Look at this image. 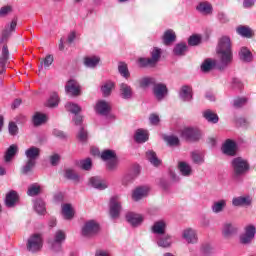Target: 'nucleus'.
<instances>
[{"label":"nucleus","instance_id":"obj_54","mask_svg":"<svg viewBox=\"0 0 256 256\" xmlns=\"http://www.w3.org/2000/svg\"><path fill=\"white\" fill-rule=\"evenodd\" d=\"M57 105H59V95H57V93H52L50 98L48 99L47 106L57 107Z\"/></svg>","mask_w":256,"mask_h":256},{"label":"nucleus","instance_id":"obj_61","mask_svg":"<svg viewBox=\"0 0 256 256\" xmlns=\"http://www.w3.org/2000/svg\"><path fill=\"white\" fill-rule=\"evenodd\" d=\"M65 177L71 181H79V175L73 170H66Z\"/></svg>","mask_w":256,"mask_h":256},{"label":"nucleus","instance_id":"obj_25","mask_svg":"<svg viewBox=\"0 0 256 256\" xmlns=\"http://www.w3.org/2000/svg\"><path fill=\"white\" fill-rule=\"evenodd\" d=\"M89 182L90 185L94 187V189H99V191L107 189V182H105V180L101 179L99 176L90 178Z\"/></svg>","mask_w":256,"mask_h":256},{"label":"nucleus","instance_id":"obj_52","mask_svg":"<svg viewBox=\"0 0 256 256\" xmlns=\"http://www.w3.org/2000/svg\"><path fill=\"white\" fill-rule=\"evenodd\" d=\"M77 139L80 141V143H87V139H89V135L87 134V130L85 128L81 127L78 134Z\"/></svg>","mask_w":256,"mask_h":256},{"label":"nucleus","instance_id":"obj_59","mask_svg":"<svg viewBox=\"0 0 256 256\" xmlns=\"http://www.w3.org/2000/svg\"><path fill=\"white\" fill-rule=\"evenodd\" d=\"M165 141L170 145V147L179 145V138L177 136H166Z\"/></svg>","mask_w":256,"mask_h":256},{"label":"nucleus","instance_id":"obj_32","mask_svg":"<svg viewBox=\"0 0 256 256\" xmlns=\"http://www.w3.org/2000/svg\"><path fill=\"white\" fill-rule=\"evenodd\" d=\"M225 207H227V200L221 199L214 202L211 206L212 212L215 214L223 213L225 211Z\"/></svg>","mask_w":256,"mask_h":256},{"label":"nucleus","instance_id":"obj_51","mask_svg":"<svg viewBox=\"0 0 256 256\" xmlns=\"http://www.w3.org/2000/svg\"><path fill=\"white\" fill-rule=\"evenodd\" d=\"M159 59H161V49L160 48H154L151 52V58L150 61L155 65L159 62Z\"/></svg>","mask_w":256,"mask_h":256},{"label":"nucleus","instance_id":"obj_28","mask_svg":"<svg viewBox=\"0 0 256 256\" xmlns=\"http://www.w3.org/2000/svg\"><path fill=\"white\" fill-rule=\"evenodd\" d=\"M17 201H19V194H17V191L12 190L6 195L5 205L6 207H15Z\"/></svg>","mask_w":256,"mask_h":256},{"label":"nucleus","instance_id":"obj_48","mask_svg":"<svg viewBox=\"0 0 256 256\" xmlns=\"http://www.w3.org/2000/svg\"><path fill=\"white\" fill-rule=\"evenodd\" d=\"M37 161L35 160H27L26 164L22 167L21 172L23 175H27V173H31L33 171V167H35Z\"/></svg>","mask_w":256,"mask_h":256},{"label":"nucleus","instance_id":"obj_57","mask_svg":"<svg viewBox=\"0 0 256 256\" xmlns=\"http://www.w3.org/2000/svg\"><path fill=\"white\" fill-rule=\"evenodd\" d=\"M8 131L12 137H15V135L19 134V127L17 126V124L15 122H10L8 124Z\"/></svg>","mask_w":256,"mask_h":256},{"label":"nucleus","instance_id":"obj_27","mask_svg":"<svg viewBox=\"0 0 256 256\" xmlns=\"http://www.w3.org/2000/svg\"><path fill=\"white\" fill-rule=\"evenodd\" d=\"M18 152H19V147L17 145L15 144L10 145L4 155L5 163H10V161L13 160V157H15Z\"/></svg>","mask_w":256,"mask_h":256},{"label":"nucleus","instance_id":"obj_31","mask_svg":"<svg viewBox=\"0 0 256 256\" xmlns=\"http://www.w3.org/2000/svg\"><path fill=\"white\" fill-rule=\"evenodd\" d=\"M62 215L64 219H66L67 221H71V219L75 217V211L73 210V206H71V204H63Z\"/></svg>","mask_w":256,"mask_h":256},{"label":"nucleus","instance_id":"obj_37","mask_svg":"<svg viewBox=\"0 0 256 256\" xmlns=\"http://www.w3.org/2000/svg\"><path fill=\"white\" fill-rule=\"evenodd\" d=\"M34 209L38 215H45V212L47 211L45 201L41 198L34 200Z\"/></svg>","mask_w":256,"mask_h":256},{"label":"nucleus","instance_id":"obj_46","mask_svg":"<svg viewBox=\"0 0 256 256\" xmlns=\"http://www.w3.org/2000/svg\"><path fill=\"white\" fill-rule=\"evenodd\" d=\"M41 193V186L37 183H34L28 187L27 195L29 197H35Z\"/></svg>","mask_w":256,"mask_h":256},{"label":"nucleus","instance_id":"obj_15","mask_svg":"<svg viewBox=\"0 0 256 256\" xmlns=\"http://www.w3.org/2000/svg\"><path fill=\"white\" fill-rule=\"evenodd\" d=\"M119 93L122 99H133V88L127 83H121L119 85Z\"/></svg>","mask_w":256,"mask_h":256},{"label":"nucleus","instance_id":"obj_58","mask_svg":"<svg viewBox=\"0 0 256 256\" xmlns=\"http://www.w3.org/2000/svg\"><path fill=\"white\" fill-rule=\"evenodd\" d=\"M10 13H13V6L6 5L0 8V17H7V15H10Z\"/></svg>","mask_w":256,"mask_h":256},{"label":"nucleus","instance_id":"obj_33","mask_svg":"<svg viewBox=\"0 0 256 256\" xmlns=\"http://www.w3.org/2000/svg\"><path fill=\"white\" fill-rule=\"evenodd\" d=\"M146 159L153 165L154 167H159L161 165V159L157 157V153L153 150H148L146 152Z\"/></svg>","mask_w":256,"mask_h":256},{"label":"nucleus","instance_id":"obj_41","mask_svg":"<svg viewBox=\"0 0 256 256\" xmlns=\"http://www.w3.org/2000/svg\"><path fill=\"white\" fill-rule=\"evenodd\" d=\"M47 121V115L36 112L32 118V123L34 127H39V125H43Z\"/></svg>","mask_w":256,"mask_h":256},{"label":"nucleus","instance_id":"obj_55","mask_svg":"<svg viewBox=\"0 0 256 256\" xmlns=\"http://www.w3.org/2000/svg\"><path fill=\"white\" fill-rule=\"evenodd\" d=\"M201 44V36L199 35H192L188 39V45L191 47H197V45Z\"/></svg>","mask_w":256,"mask_h":256},{"label":"nucleus","instance_id":"obj_12","mask_svg":"<svg viewBox=\"0 0 256 256\" xmlns=\"http://www.w3.org/2000/svg\"><path fill=\"white\" fill-rule=\"evenodd\" d=\"M65 91L72 97H79L81 95V85L76 80L71 79L66 83Z\"/></svg>","mask_w":256,"mask_h":256},{"label":"nucleus","instance_id":"obj_56","mask_svg":"<svg viewBox=\"0 0 256 256\" xmlns=\"http://www.w3.org/2000/svg\"><path fill=\"white\" fill-rule=\"evenodd\" d=\"M138 65L140 67H155L151 58H139L138 59Z\"/></svg>","mask_w":256,"mask_h":256},{"label":"nucleus","instance_id":"obj_60","mask_svg":"<svg viewBox=\"0 0 256 256\" xmlns=\"http://www.w3.org/2000/svg\"><path fill=\"white\" fill-rule=\"evenodd\" d=\"M53 55L49 54L45 57L44 61L41 62V66H40V69H43V65L45 68L47 67H51V65H53Z\"/></svg>","mask_w":256,"mask_h":256},{"label":"nucleus","instance_id":"obj_63","mask_svg":"<svg viewBox=\"0 0 256 256\" xmlns=\"http://www.w3.org/2000/svg\"><path fill=\"white\" fill-rule=\"evenodd\" d=\"M246 104H247V98H236L234 100V107H236V109H239Z\"/></svg>","mask_w":256,"mask_h":256},{"label":"nucleus","instance_id":"obj_1","mask_svg":"<svg viewBox=\"0 0 256 256\" xmlns=\"http://www.w3.org/2000/svg\"><path fill=\"white\" fill-rule=\"evenodd\" d=\"M15 29H17V20L13 19L11 23L7 24L2 31L0 43L3 45V47L0 57V75H3V73L6 71L7 61H9V48L7 47V41H9V37L15 33Z\"/></svg>","mask_w":256,"mask_h":256},{"label":"nucleus","instance_id":"obj_42","mask_svg":"<svg viewBox=\"0 0 256 256\" xmlns=\"http://www.w3.org/2000/svg\"><path fill=\"white\" fill-rule=\"evenodd\" d=\"M139 172V167H137L132 173L124 176L122 180V185H129V183H133V181H135V178L139 175Z\"/></svg>","mask_w":256,"mask_h":256},{"label":"nucleus","instance_id":"obj_9","mask_svg":"<svg viewBox=\"0 0 256 256\" xmlns=\"http://www.w3.org/2000/svg\"><path fill=\"white\" fill-rule=\"evenodd\" d=\"M121 215V200L119 196H113L110 199V217L111 219H119Z\"/></svg>","mask_w":256,"mask_h":256},{"label":"nucleus","instance_id":"obj_44","mask_svg":"<svg viewBox=\"0 0 256 256\" xmlns=\"http://www.w3.org/2000/svg\"><path fill=\"white\" fill-rule=\"evenodd\" d=\"M177 39V36L175 35V32L173 30H167L164 33L163 41L165 45H170V43H173Z\"/></svg>","mask_w":256,"mask_h":256},{"label":"nucleus","instance_id":"obj_38","mask_svg":"<svg viewBox=\"0 0 256 256\" xmlns=\"http://www.w3.org/2000/svg\"><path fill=\"white\" fill-rule=\"evenodd\" d=\"M216 65H217V62H215V60H211L208 58L204 60V62L201 64V72L209 73V71L214 69Z\"/></svg>","mask_w":256,"mask_h":256},{"label":"nucleus","instance_id":"obj_8","mask_svg":"<svg viewBox=\"0 0 256 256\" xmlns=\"http://www.w3.org/2000/svg\"><path fill=\"white\" fill-rule=\"evenodd\" d=\"M99 223L95 220H90L84 224L82 227V235L84 237H95L99 233Z\"/></svg>","mask_w":256,"mask_h":256},{"label":"nucleus","instance_id":"obj_20","mask_svg":"<svg viewBox=\"0 0 256 256\" xmlns=\"http://www.w3.org/2000/svg\"><path fill=\"white\" fill-rule=\"evenodd\" d=\"M157 245L158 247H162L163 249H167L173 245V240L171 235L169 234H162L157 236Z\"/></svg>","mask_w":256,"mask_h":256},{"label":"nucleus","instance_id":"obj_11","mask_svg":"<svg viewBox=\"0 0 256 256\" xmlns=\"http://www.w3.org/2000/svg\"><path fill=\"white\" fill-rule=\"evenodd\" d=\"M169 93V89H167V85L164 83H156L153 87V95L157 101H163L167 94Z\"/></svg>","mask_w":256,"mask_h":256},{"label":"nucleus","instance_id":"obj_34","mask_svg":"<svg viewBox=\"0 0 256 256\" xmlns=\"http://www.w3.org/2000/svg\"><path fill=\"white\" fill-rule=\"evenodd\" d=\"M236 32L241 37H245L246 39H251L253 37V32L249 26L240 25L236 28Z\"/></svg>","mask_w":256,"mask_h":256},{"label":"nucleus","instance_id":"obj_39","mask_svg":"<svg viewBox=\"0 0 256 256\" xmlns=\"http://www.w3.org/2000/svg\"><path fill=\"white\" fill-rule=\"evenodd\" d=\"M115 89V83L111 80L106 81L102 86H101V91L104 95V97H109L111 95V91Z\"/></svg>","mask_w":256,"mask_h":256},{"label":"nucleus","instance_id":"obj_19","mask_svg":"<svg viewBox=\"0 0 256 256\" xmlns=\"http://www.w3.org/2000/svg\"><path fill=\"white\" fill-rule=\"evenodd\" d=\"M252 200L251 196H238L232 199V205L234 207H249L251 205Z\"/></svg>","mask_w":256,"mask_h":256},{"label":"nucleus","instance_id":"obj_10","mask_svg":"<svg viewBox=\"0 0 256 256\" xmlns=\"http://www.w3.org/2000/svg\"><path fill=\"white\" fill-rule=\"evenodd\" d=\"M65 239H66V235L63 232V230L56 231L54 235V239L50 242L53 251H55L56 253H59V251H61L62 249L63 241H65Z\"/></svg>","mask_w":256,"mask_h":256},{"label":"nucleus","instance_id":"obj_16","mask_svg":"<svg viewBox=\"0 0 256 256\" xmlns=\"http://www.w3.org/2000/svg\"><path fill=\"white\" fill-rule=\"evenodd\" d=\"M96 112L99 115H109V113L111 112V104H109V102L105 101V100H99L96 103Z\"/></svg>","mask_w":256,"mask_h":256},{"label":"nucleus","instance_id":"obj_29","mask_svg":"<svg viewBox=\"0 0 256 256\" xmlns=\"http://www.w3.org/2000/svg\"><path fill=\"white\" fill-rule=\"evenodd\" d=\"M101 58L98 56H86L84 57V65L89 69H95L99 65Z\"/></svg>","mask_w":256,"mask_h":256},{"label":"nucleus","instance_id":"obj_13","mask_svg":"<svg viewBox=\"0 0 256 256\" xmlns=\"http://www.w3.org/2000/svg\"><path fill=\"white\" fill-rule=\"evenodd\" d=\"M222 153H224V155L234 157L237 153V143L231 139L226 140L222 146Z\"/></svg>","mask_w":256,"mask_h":256},{"label":"nucleus","instance_id":"obj_21","mask_svg":"<svg viewBox=\"0 0 256 256\" xmlns=\"http://www.w3.org/2000/svg\"><path fill=\"white\" fill-rule=\"evenodd\" d=\"M237 231H239L237 226L231 223H225L223 225L222 235L225 237V239H230V237H233V235L237 234Z\"/></svg>","mask_w":256,"mask_h":256},{"label":"nucleus","instance_id":"obj_50","mask_svg":"<svg viewBox=\"0 0 256 256\" xmlns=\"http://www.w3.org/2000/svg\"><path fill=\"white\" fill-rule=\"evenodd\" d=\"M118 71L122 77H124L125 79H129L131 74L129 73V68H127V64L120 62V64L118 65Z\"/></svg>","mask_w":256,"mask_h":256},{"label":"nucleus","instance_id":"obj_30","mask_svg":"<svg viewBox=\"0 0 256 256\" xmlns=\"http://www.w3.org/2000/svg\"><path fill=\"white\" fill-rule=\"evenodd\" d=\"M141 89H148V87H155L157 80L153 77H143L138 80Z\"/></svg>","mask_w":256,"mask_h":256},{"label":"nucleus","instance_id":"obj_5","mask_svg":"<svg viewBox=\"0 0 256 256\" xmlns=\"http://www.w3.org/2000/svg\"><path fill=\"white\" fill-rule=\"evenodd\" d=\"M102 161H106L108 171H115L117 169V154L113 150H104L101 153Z\"/></svg>","mask_w":256,"mask_h":256},{"label":"nucleus","instance_id":"obj_35","mask_svg":"<svg viewBox=\"0 0 256 256\" xmlns=\"http://www.w3.org/2000/svg\"><path fill=\"white\" fill-rule=\"evenodd\" d=\"M178 168L183 177H190V175L193 173L191 165H189L187 162H179Z\"/></svg>","mask_w":256,"mask_h":256},{"label":"nucleus","instance_id":"obj_36","mask_svg":"<svg viewBox=\"0 0 256 256\" xmlns=\"http://www.w3.org/2000/svg\"><path fill=\"white\" fill-rule=\"evenodd\" d=\"M239 57L241 61H246V63H250V61H253V54L251 53V50H248L247 47H242L240 49Z\"/></svg>","mask_w":256,"mask_h":256},{"label":"nucleus","instance_id":"obj_24","mask_svg":"<svg viewBox=\"0 0 256 256\" xmlns=\"http://www.w3.org/2000/svg\"><path fill=\"white\" fill-rule=\"evenodd\" d=\"M179 97L182 101H191V99H193V89L191 86H182L179 92Z\"/></svg>","mask_w":256,"mask_h":256},{"label":"nucleus","instance_id":"obj_4","mask_svg":"<svg viewBox=\"0 0 256 256\" xmlns=\"http://www.w3.org/2000/svg\"><path fill=\"white\" fill-rule=\"evenodd\" d=\"M26 249L29 253H39L43 249V236L41 234H32L26 243Z\"/></svg>","mask_w":256,"mask_h":256},{"label":"nucleus","instance_id":"obj_45","mask_svg":"<svg viewBox=\"0 0 256 256\" xmlns=\"http://www.w3.org/2000/svg\"><path fill=\"white\" fill-rule=\"evenodd\" d=\"M203 117L208 121V123H219V116L213 113L211 110H207L203 113Z\"/></svg>","mask_w":256,"mask_h":256},{"label":"nucleus","instance_id":"obj_17","mask_svg":"<svg viewBox=\"0 0 256 256\" xmlns=\"http://www.w3.org/2000/svg\"><path fill=\"white\" fill-rule=\"evenodd\" d=\"M126 221H128L132 227H139V225L143 223V216L141 214L129 212L126 214Z\"/></svg>","mask_w":256,"mask_h":256},{"label":"nucleus","instance_id":"obj_26","mask_svg":"<svg viewBox=\"0 0 256 256\" xmlns=\"http://www.w3.org/2000/svg\"><path fill=\"white\" fill-rule=\"evenodd\" d=\"M39 155H41V149L31 146L25 151V156L29 161H37L39 159Z\"/></svg>","mask_w":256,"mask_h":256},{"label":"nucleus","instance_id":"obj_6","mask_svg":"<svg viewBox=\"0 0 256 256\" xmlns=\"http://www.w3.org/2000/svg\"><path fill=\"white\" fill-rule=\"evenodd\" d=\"M256 228L254 225H248L244 228V233L239 236V242L241 245H251L253 239H255Z\"/></svg>","mask_w":256,"mask_h":256},{"label":"nucleus","instance_id":"obj_47","mask_svg":"<svg viewBox=\"0 0 256 256\" xmlns=\"http://www.w3.org/2000/svg\"><path fill=\"white\" fill-rule=\"evenodd\" d=\"M191 158L193 163H195V165H203V163H205V156L201 153L192 152Z\"/></svg>","mask_w":256,"mask_h":256},{"label":"nucleus","instance_id":"obj_64","mask_svg":"<svg viewBox=\"0 0 256 256\" xmlns=\"http://www.w3.org/2000/svg\"><path fill=\"white\" fill-rule=\"evenodd\" d=\"M160 121H161V119L159 118V115H157V114H150L149 122L151 123V125H159Z\"/></svg>","mask_w":256,"mask_h":256},{"label":"nucleus","instance_id":"obj_14","mask_svg":"<svg viewBox=\"0 0 256 256\" xmlns=\"http://www.w3.org/2000/svg\"><path fill=\"white\" fill-rule=\"evenodd\" d=\"M182 238L186 240L189 244L195 245L199 238H197V231L192 228H187L182 232Z\"/></svg>","mask_w":256,"mask_h":256},{"label":"nucleus","instance_id":"obj_2","mask_svg":"<svg viewBox=\"0 0 256 256\" xmlns=\"http://www.w3.org/2000/svg\"><path fill=\"white\" fill-rule=\"evenodd\" d=\"M217 53L221 61L218 68L225 69L233 61V50L231 49V38L229 36H222L219 39Z\"/></svg>","mask_w":256,"mask_h":256},{"label":"nucleus","instance_id":"obj_49","mask_svg":"<svg viewBox=\"0 0 256 256\" xmlns=\"http://www.w3.org/2000/svg\"><path fill=\"white\" fill-rule=\"evenodd\" d=\"M65 108L67 109V111L73 113L74 115H77V113H81V106L73 102L66 103Z\"/></svg>","mask_w":256,"mask_h":256},{"label":"nucleus","instance_id":"obj_62","mask_svg":"<svg viewBox=\"0 0 256 256\" xmlns=\"http://www.w3.org/2000/svg\"><path fill=\"white\" fill-rule=\"evenodd\" d=\"M201 253L203 255H211L213 253V246L210 244H204L201 247Z\"/></svg>","mask_w":256,"mask_h":256},{"label":"nucleus","instance_id":"obj_7","mask_svg":"<svg viewBox=\"0 0 256 256\" xmlns=\"http://www.w3.org/2000/svg\"><path fill=\"white\" fill-rule=\"evenodd\" d=\"M180 135L182 139H186V141H199L202 133L199 128L186 127L180 131Z\"/></svg>","mask_w":256,"mask_h":256},{"label":"nucleus","instance_id":"obj_18","mask_svg":"<svg viewBox=\"0 0 256 256\" xmlns=\"http://www.w3.org/2000/svg\"><path fill=\"white\" fill-rule=\"evenodd\" d=\"M151 231L154 235H165V231H167V222H165V220L154 222Z\"/></svg>","mask_w":256,"mask_h":256},{"label":"nucleus","instance_id":"obj_3","mask_svg":"<svg viewBox=\"0 0 256 256\" xmlns=\"http://www.w3.org/2000/svg\"><path fill=\"white\" fill-rule=\"evenodd\" d=\"M231 167H232V177L235 181H241L247 173H249V170L251 169V165L249 164V161L243 157H235L231 161Z\"/></svg>","mask_w":256,"mask_h":256},{"label":"nucleus","instance_id":"obj_40","mask_svg":"<svg viewBox=\"0 0 256 256\" xmlns=\"http://www.w3.org/2000/svg\"><path fill=\"white\" fill-rule=\"evenodd\" d=\"M134 139L136 143H145L149 140V135L143 129H138L135 133Z\"/></svg>","mask_w":256,"mask_h":256},{"label":"nucleus","instance_id":"obj_22","mask_svg":"<svg viewBox=\"0 0 256 256\" xmlns=\"http://www.w3.org/2000/svg\"><path fill=\"white\" fill-rule=\"evenodd\" d=\"M196 11L201 15H211L213 13V6L209 2H199L196 6Z\"/></svg>","mask_w":256,"mask_h":256},{"label":"nucleus","instance_id":"obj_53","mask_svg":"<svg viewBox=\"0 0 256 256\" xmlns=\"http://www.w3.org/2000/svg\"><path fill=\"white\" fill-rule=\"evenodd\" d=\"M79 165L84 171H90L91 167H93V162L91 161V158H86L80 160Z\"/></svg>","mask_w":256,"mask_h":256},{"label":"nucleus","instance_id":"obj_43","mask_svg":"<svg viewBox=\"0 0 256 256\" xmlns=\"http://www.w3.org/2000/svg\"><path fill=\"white\" fill-rule=\"evenodd\" d=\"M173 53L178 57L185 55V53H187V43L181 42L176 44V46L173 49Z\"/></svg>","mask_w":256,"mask_h":256},{"label":"nucleus","instance_id":"obj_23","mask_svg":"<svg viewBox=\"0 0 256 256\" xmlns=\"http://www.w3.org/2000/svg\"><path fill=\"white\" fill-rule=\"evenodd\" d=\"M149 193V188L145 186H141L136 188L132 193V199L133 201H141L144 197H147V194Z\"/></svg>","mask_w":256,"mask_h":256}]
</instances>
